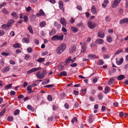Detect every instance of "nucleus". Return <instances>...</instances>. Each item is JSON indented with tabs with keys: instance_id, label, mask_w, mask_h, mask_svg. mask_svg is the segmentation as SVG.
<instances>
[{
	"instance_id": "obj_1",
	"label": "nucleus",
	"mask_w": 128,
	"mask_h": 128,
	"mask_svg": "<svg viewBox=\"0 0 128 128\" xmlns=\"http://www.w3.org/2000/svg\"><path fill=\"white\" fill-rule=\"evenodd\" d=\"M66 45L64 43H62L60 44L57 47L56 52L58 54H61L66 48Z\"/></svg>"
},
{
	"instance_id": "obj_2",
	"label": "nucleus",
	"mask_w": 128,
	"mask_h": 128,
	"mask_svg": "<svg viewBox=\"0 0 128 128\" xmlns=\"http://www.w3.org/2000/svg\"><path fill=\"white\" fill-rule=\"evenodd\" d=\"M46 72L44 71H43L42 73L40 71H38L36 72V75L38 78L42 79L46 76Z\"/></svg>"
},
{
	"instance_id": "obj_3",
	"label": "nucleus",
	"mask_w": 128,
	"mask_h": 128,
	"mask_svg": "<svg viewBox=\"0 0 128 128\" xmlns=\"http://www.w3.org/2000/svg\"><path fill=\"white\" fill-rule=\"evenodd\" d=\"M87 25L88 27L91 29L94 28L96 25L95 23L91 21L88 22Z\"/></svg>"
},
{
	"instance_id": "obj_4",
	"label": "nucleus",
	"mask_w": 128,
	"mask_h": 128,
	"mask_svg": "<svg viewBox=\"0 0 128 128\" xmlns=\"http://www.w3.org/2000/svg\"><path fill=\"white\" fill-rule=\"evenodd\" d=\"M41 68L40 67H39L37 68H34L30 70L27 72L28 74H30L32 72L36 71L38 70H41Z\"/></svg>"
},
{
	"instance_id": "obj_5",
	"label": "nucleus",
	"mask_w": 128,
	"mask_h": 128,
	"mask_svg": "<svg viewBox=\"0 0 128 128\" xmlns=\"http://www.w3.org/2000/svg\"><path fill=\"white\" fill-rule=\"evenodd\" d=\"M63 36H57L55 35L53 36L52 38L51 39L53 40H62L63 39Z\"/></svg>"
},
{
	"instance_id": "obj_6",
	"label": "nucleus",
	"mask_w": 128,
	"mask_h": 128,
	"mask_svg": "<svg viewBox=\"0 0 128 128\" xmlns=\"http://www.w3.org/2000/svg\"><path fill=\"white\" fill-rule=\"evenodd\" d=\"M121 0H116L113 2L112 3V8H116L120 3Z\"/></svg>"
},
{
	"instance_id": "obj_7",
	"label": "nucleus",
	"mask_w": 128,
	"mask_h": 128,
	"mask_svg": "<svg viewBox=\"0 0 128 128\" xmlns=\"http://www.w3.org/2000/svg\"><path fill=\"white\" fill-rule=\"evenodd\" d=\"M91 10L92 13L94 14H96L97 13V11L96 7L94 5L92 6L91 9Z\"/></svg>"
},
{
	"instance_id": "obj_8",
	"label": "nucleus",
	"mask_w": 128,
	"mask_h": 128,
	"mask_svg": "<svg viewBox=\"0 0 128 128\" xmlns=\"http://www.w3.org/2000/svg\"><path fill=\"white\" fill-rule=\"evenodd\" d=\"M124 23L128 24V18H124L120 20V24H122Z\"/></svg>"
},
{
	"instance_id": "obj_9",
	"label": "nucleus",
	"mask_w": 128,
	"mask_h": 128,
	"mask_svg": "<svg viewBox=\"0 0 128 128\" xmlns=\"http://www.w3.org/2000/svg\"><path fill=\"white\" fill-rule=\"evenodd\" d=\"M60 23L65 27L66 26L67 24L65 20V19L64 18H61L60 20Z\"/></svg>"
},
{
	"instance_id": "obj_10",
	"label": "nucleus",
	"mask_w": 128,
	"mask_h": 128,
	"mask_svg": "<svg viewBox=\"0 0 128 128\" xmlns=\"http://www.w3.org/2000/svg\"><path fill=\"white\" fill-rule=\"evenodd\" d=\"M15 22V21L14 20L10 19L8 21L7 24L10 27Z\"/></svg>"
},
{
	"instance_id": "obj_11",
	"label": "nucleus",
	"mask_w": 128,
	"mask_h": 128,
	"mask_svg": "<svg viewBox=\"0 0 128 128\" xmlns=\"http://www.w3.org/2000/svg\"><path fill=\"white\" fill-rule=\"evenodd\" d=\"M10 69V66H6L2 69V72L3 73H4L9 71Z\"/></svg>"
},
{
	"instance_id": "obj_12",
	"label": "nucleus",
	"mask_w": 128,
	"mask_h": 128,
	"mask_svg": "<svg viewBox=\"0 0 128 128\" xmlns=\"http://www.w3.org/2000/svg\"><path fill=\"white\" fill-rule=\"evenodd\" d=\"M2 28L4 29L5 30H7L10 29V27L7 24H3L1 26Z\"/></svg>"
},
{
	"instance_id": "obj_13",
	"label": "nucleus",
	"mask_w": 128,
	"mask_h": 128,
	"mask_svg": "<svg viewBox=\"0 0 128 128\" xmlns=\"http://www.w3.org/2000/svg\"><path fill=\"white\" fill-rule=\"evenodd\" d=\"M58 4L60 9V10H62L63 12H64V9L63 8V4L61 0H60L58 2Z\"/></svg>"
},
{
	"instance_id": "obj_14",
	"label": "nucleus",
	"mask_w": 128,
	"mask_h": 128,
	"mask_svg": "<svg viewBox=\"0 0 128 128\" xmlns=\"http://www.w3.org/2000/svg\"><path fill=\"white\" fill-rule=\"evenodd\" d=\"M39 12L40 13H38L36 14V15L37 16H45V13L42 9H41L40 10Z\"/></svg>"
},
{
	"instance_id": "obj_15",
	"label": "nucleus",
	"mask_w": 128,
	"mask_h": 128,
	"mask_svg": "<svg viewBox=\"0 0 128 128\" xmlns=\"http://www.w3.org/2000/svg\"><path fill=\"white\" fill-rule=\"evenodd\" d=\"M54 27H56L57 29L60 28L61 27V24L59 23L56 21H55L54 22Z\"/></svg>"
},
{
	"instance_id": "obj_16",
	"label": "nucleus",
	"mask_w": 128,
	"mask_h": 128,
	"mask_svg": "<svg viewBox=\"0 0 128 128\" xmlns=\"http://www.w3.org/2000/svg\"><path fill=\"white\" fill-rule=\"evenodd\" d=\"M81 48H82L81 50V52L83 53H84L86 52L87 49V46L85 44L82 45L81 46Z\"/></svg>"
},
{
	"instance_id": "obj_17",
	"label": "nucleus",
	"mask_w": 128,
	"mask_h": 128,
	"mask_svg": "<svg viewBox=\"0 0 128 128\" xmlns=\"http://www.w3.org/2000/svg\"><path fill=\"white\" fill-rule=\"evenodd\" d=\"M104 40L103 39L100 38H98L96 41V44H102L104 42Z\"/></svg>"
},
{
	"instance_id": "obj_18",
	"label": "nucleus",
	"mask_w": 128,
	"mask_h": 128,
	"mask_svg": "<svg viewBox=\"0 0 128 128\" xmlns=\"http://www.w3.org/2000/svg\"><path fill=\"white\" fill-rule=\"evenodd\" d=\"M98 36L101 38H103L104 36V34L102 32H100L98 33Z\"/></svg>"
},
{
	"instance_id": "obj_19",
	"label": "nucleus",
	"mask_w": 128,
	"mask_h": 128,
	"mask_svg": "<svg viewBox=\"0 0 128 128\" xmlns=\"http://www.w3.org/2000/svg\"><path fill=\"white\" fill-rule=\"evenodd\" d=\"M71 29L72 32L74 33L77 32L78 30V28L76 27L72 26L71 27Z\"/></svg>"
},
{
	"instance_id": "obj_20",
	"label": "nucleus",
	"mask_w": 128,
	"mask_h": 128,
	"mask_svg": "<svg viewBox=\"0 0 128 128\" xmlns=\"http://www.w3.org/2000/svg\"><path fill=\"white\" fill-rule=\"evenodd\" d=\"M67 75V73L66 72L64 71L61 72L58 74V76L60 77H61L62 76H66Z\"/></svg>"
},
{
	"instance_id": "obj_21",
	"label": "nucleus",
	"mask_w": 128,
	"mask_h": 128,
	"mask_svg": "<svg viewBox=\"0 0 128 128\" xmlns=\"http://www.w3.org/2000/svg\"><path fill=\"white\" fill-rule=\"evenodd\" d=\"M88 56L89 58L91 59H94L95 58H98L97 56H96L94 54L91 55L89 54Z\"/></svg>"
},
{
	"instance_id": "obj_22",
	"label": "nucleus",
	"mask_w": 128,
	"mask_h": 128,
	"mask_svg": "<svg viewBox=\"0 0 128 128\" xmlns=\"http://www.w3.org/2000/svg\"><path fill=\"white\" fill-rule=\"evenodd\" d=\"M56 33V30L52 28L49 31V35L50 36H52Z\"/></svg>"
},
{
	"instance_id": "obj_23",
	"label": "nucleus",
	"mask_w": 128,
	"mask_h": 128,
	"mask_svg": "<svg viewBox=\"0 0 128 128\" xmlns=\"http://www.w3.org/2000/svg\"><path fill=\"white\" fill-rule=\"evenodd\" d=\"M124 61V59L122 58H121L120 60L119 61H116V63L118 65H120L122 64Z\"/></svg>"
},
{
	"instance_id": "obj_24",
	"label": "nucleus",
	"mask_w": 128,
	"mask_h": 128,
	"mask_svg": "<svg viewBox=\"0 0 128 128\" xmlns=\"http://www.w3.org/2000/svg\"><path fill=\"white\" fill-rule=\"evenodd\" d=\"M71 60H72V57L71 56H70L66 60L64 61V62L65 64H67L70 62Z\"/></svg>"
},
{
	"instance_id": "obj_25",
	"label": "nucleus",
	"mask_w": 128,
	"mask_h": 128,
	"mask_svg": "<svg viewBox=\"0 0 128 128\" xmlns=\"http://www.w3.org/2000/svg\"><path fill=\"white\" fill-rule=\"evenodd\" d=\"M46 22L45 21H42L39 24L40 26L41 27H43L46 25Z\"/></svg>"
},
{
	"instance_id": "obj_26",
	"label": "nucleus",
	"mask_w": 128,
	"mask_h": 128,
	"mask_svg": "<svg viewBox=\"0 0 128 128\" xmlns=\"http://www.w3.org/2000/svg\"><path fill=\"white\" fill-rule=\"evenodd\" d=\"M27 108L28 109L30 110L32 112H34V108L31 105H28Z\"/></svg>"
},
{
	"instance_id": "obj_27",
	"label": "nucleus",
	"mask_w": 128,
	"mask_h": 128,
	"mask_svg": "<svg viewBox=\"0 0 128 128\" xmlns=\"http://www.w3.org/2000/svg\"><path fill=\"white\" fill-rule=\"evenodd\" d=\"M11 15L13 17L16 18H18V16L17 15L16 13L15 12H12L11 14Z\"/></svg>"
},
{
	"instance_id": "obj_28",
	"label": "nucleus",
	"mask_w": 128,
	"mask_h": 128,
	"mask_svg": "<svg viewBox=\"0 0 128 128\" xmlns=\"http://www.w3.org/2000/svg\"><path fill=\"white\" fill-rule=\"evenodd\" d=\"M22 42L24 43H28L29 42V39L28 38H24L22 40Z\"/></svg>"
},
{
	"instance_id": "obj_29",
	"label": "nucleus",
	"mask_w": 128,
	"mask_h": 128,
	"mask_svg": "<svg viewBox=\"0 0 128 128\" xmlns=\"http://www.w3.org/2000/svg\"><path fill=\"white\" fill-rule=\"evenodd\" d=\"M13 46L14 48H20L21 45L20 44L18 43H16L13 44Z\"/></svg>"
},
{
	"instance_id": "obj_30",
	"label": "nucleus",
	"mask_w": 128,
	"mask_h": 128,
	"mask_svg": "<svg viewBox=\"0 0 128 128\" xmlns=\"http://www.w3.org/2000/svg\"><path fill=\"white\" fill-rule=\"evenodd\" d=\"M110 90V88L108 86L105 87L104 89V92L106 94H107L109 92Z\"/></svg>"
},
{
	"instance_id": "obj_31",
	"label": "nucleus",
	"mask_w": 128,
	"mask_h": 128,
	"mask_svg": "<svg viewBox=\"0 0 128 128\" xmlns=\"http://www.w3.org/2000/svg\"><path fill=\"white\" fill-rule=\"evenodd\" d=\"M125 78V76L123 75H121L118 76L117 79L118 80H121Z\"/></svg>"
},
{
	"instance_id": "obj_32",
	"label": "nucleus",
	"mask_w": 128,
	"mask_h": 128,
	"mask_svg": "<svg viewBox=\"0 0 128 128\" xmlns=\"http://www.w3.org/2000/svg\"><path fill=\"white\" fill-rule=\"evenodd\" d=\"M45 61L44 58H39L37 60V61L39 62V63L43 62Z\"/></svg>"
},
{
	"instance_id": "obj_33",
	"label": "nucleus",
	"mask_w": 128,
	"mask_h": 128,
	"mask_svg": "<svg viewBox=\"0 0 128 128\" xmlns=\"http://www.w3.org/2000/svg\"><path fill=\"white\" fill-rule=\"evenodd\" d=\"M97 64L99 65H102L104 64V62L102 60H99L97 62Z\"/></svg>"
},
{
	"instance_id": "obj_34",
	"label": "nucleus",
	"mask_w": 128,
	"mask_h": 128,
	"mask_svg": "<svg viewBox=\"0 0 128 128\" xmlns=\"http://www.w3.org/2000/svg\"><path fill=\"white\" fill-rule=\"evenodd\" d=\"M98 97L100 100H102L103 97L102 94V93H100L98 95Z\"/></svg>"
},
{
	"instance_id": "obj_35",
	"label": "nucleus",
	"mask_w": 128,
	"mask_h": 128,
	"mask_svg": "<svg viewBox=\"0 0 128 128\" xmlns=\"http://www.w3.org/2000/svg\"><path fill=\"white\" fill-rule=\"evenodd\" d=\"M13 117L12 116H10L8 117L7 118L8 121L10 122L12 121L13 120Z\"/></svg>"
},
{
	"instance_id": "obj_36",
	"label": "nucleus",
	"mask_w": 128,
	"mask_h": 128,
	"mask_svg": "<svg viewBox=\"0 0 128 128\" xmlns=\"http://www.w3.org/2000/svg\"><path fill=\"white\" fill-rule=\"evenodd\" d=\"M106 40L107 41L109 42H112V38L111 36H108L106 38Z\"/></svg>"
},
{
	"instance_id": "obj_37",
	"label": "nucleus",
	"mask_w": 128,
	"mask_h": 128,
	"mask_svg": "<svg viewBox=\"0 0 128 128\" xmlns=\"http://www.w3.org/2000/svg\"><path fill=\"white\" fill-rule=\"evenodd\" d=\"M24 21V22H27L28 21V18L27 16L26 15L24 16H23Z\"/></svg>"
},
{
	"instance_id": "obj_38",
	"label": "nucleus",
	"mask_w": 128,
	"mask_h": 128,
	"mask_svg": "<svg viewBox=\"0 0 128 128\" xmlns=\"http://www.w3.org/2000/svg\"><path fill=\"white\" fill-rule=\"evenodd\" d=\"M6 111V108L4 109L0 112V116H2L4 113Z\"/></svg>"
},
{
	"instance_id": "obj_39",
	"label": "nucleus",
	"mask_w": 128,
	"mask_h": 128,
	"mask_svg": "<svg viewBox=\"0 0 128 128\" xmlns=\"http://www.w3.org/2000/svg\"><path fill=\"white\" fill-rule=\"evenodd\" d=\"M20 112V110L18 109L15 110L14 112V115H16L18 114Z\"/></svg>"
},
{
	"instance_id": "obj_40",
	"label": "nucleus",
	"mask_w": 128,
	"mask_h": 128,
	"mask_svg": "<svg viewBox=\"0 0 128 128\" xmlns=\"http://www.w3.org/2000/svg\"><path fill=\"white\" fill-rule=\"evenodd\" d=\"M28 28L30 32L32 34L33 32L31 26L30 25L29 26H28Z\"/></svg>"
},
{
	"instance_id": "obj_41",
	"label": "nucleus",
	"mask_w": 128,
	"mask_h": 128,
	"mask_svg": "<svg viewBox=\"0 0 128 128\" xmlns=\"http://www.w3.org/2000/svg\"><path fill=\"white\" fill-rule=\"evenodd\" d=\"M75 122H77V120L76 117H74L72 120L71 121L72 123L73 124H74V123Z\"/></svg>"
},
{
	"instance_id": "obj_42",
	"label": "nucleus",
	"mask_w": 128,
	"mask_h": 128,
	"mask_svg": "<svg viewBox=\"0 0 128 128\" xmlns=\"http://www.w3.org/2000/svg\"><path fill=\"white\" fill-rule=\"evenodd\" d=\"M32 10V8L30 6H28V7H26V10L27 12H29L30 11Z\"/></svg>"
},
{
	"instance_id": "obj_43",
	"label": "nucleus",
	"mask_w": 128,
	"mask_h": 128,
	"mask_svg": "<svg viewBox=\"0 0 128 128\" xmlns=\"http://www.w3.org/2000/svg\"><path fill=\"white\" fill-rule=\"evenodd\" d=\"M92 116H89L88 120V122L89 123L91 124L92 122Z\"/></svg>"
},
{
	"instance_id": "obj_44",
	"label": "nucleus",
	"mask_w": 128,
	"mask_h": 128,
	"mask_svg": "<svg viewBox=\"0 0 128 128\" xmlns=\"http://www.w3.org/2000/svg\"><path fill=\"white\" fill-rule=\"evenodd\" d=\"M4 62L3 60H0V66H3L4 64Z\"/></svg>"
},
{
	"instance_id": "obj_45",
	"label": "nucleus",
	"mask_w": 128,
	"mask_h": 128,
	"mask_svg": "<svg viewBox=\"0 0 128 128\" xmlns=\"http://www.w3.org/2000/svg\"><path fill=\"white\" fill-rule=\"evenodd\" d=\"M86 89H84V90L82 89L81 90V92L82 94L84 95L86 93Z\"/></svg>"
},
{
	"instance_id": "obj_46",
	"label": "nucleus",
	"mask_w": 128,
	"mask_h": 128,
	"mask_svg": "<svg viewBox=\"0 0 128 128\" xmlns=\"http://www.w3.org/2000/svg\"><path fill=\"white\" fill-rule=\"evenodd\" d=\"M48 100L49 101H51L52 100V98L50 95H48L47 97Z\"/></svg>"
},
{
	"instance_id": "obj_47",
	"label": "nucleus",
	"mask_w": 128,
	"mask_h": 128,
	"mask_svg": "<svg viewBox=\"0 0 128 128\" xmlns=\"http://www.w3.org/2000/svg\"><path fill=\"white\" fill-rule=\"evenodd\" d=\"M12 84H8V85L6 86L5 87L6 89H8L12 87Z\"/></svg>"
},
{
	"instance_id": "obj_48",
	"label": "nucleus",
	"mask_w": 128,
	"mask_h": 128,
	"mask_svg": "<svg viewBox=\"0 0 128 128\" xmlns=\"http://www.w3.org/2000/svg\"><path fill=\"white\" fill-rule=\"evenodd\" d=\"M27 89L28 91L32 90V86L30 85H28L27 87Z\"/></svg>"
},
{
	"instance_id": "obj_49",
	"label": "nucleus",
	"mask_w": 128,
	"mask_h": 128,
	"mask_svg": "<svg viewBox=\"0 0 128 128\" xmlns=\"http://www.w3.org/2000/svg\"><path fill=\"white\" fill-rule=\"evenodd\" d=\"M103 57L104 59H107L110 58V56L106 54H104L103 55Z\"/></svg>"
},
{
	"instance_id": "obj_50",
	"label": "nucleus",
	"mask_w": 128,
	"mask_h": 128,
	"mask_svg": "<svg viewBox=\"0 0 128 128\" xmlns=\"http://www.w3.org/2000/svg\"><path fill=\"white\" fill-rule=\"evenodd\" d=\"M27 51L29 53H31L32 51V49L31 47H29L28 48Z\"/></svg>"
},
{
	"instance_id": "obj_51",
	"label": "nucleus",
	"mask_w": 128,
	"mask_h": 128,
	"mask_svg": "<svg viewBox=\"0 0 128 128\" xmlns=\"http://www.w3.org/2000/svg\"><path fill=\"white\" fill-rule=\"evenodd\" d=\"M2 12L4 14H7L8 13V12L5 8H3L2 9Z\"/></svg>"
},
{
	"instance_id": "obj_52",
	"label": "nucleus",
	"mask_w": 128,
	"mask_h": 128,
	"mask_svg": "<svg viewBox=\"0 0 128 128\" xmlns=\"http://www.w3.org/2000/svg\"><path fill=\"white\" fill-rule=\"evenodd\" d=\"M122 52V49H120L118 50L115 54V55L118 54Z\"/></svg>"
},
{
	"instance_id": "obj_53",
	"label": "nucleus",
	"mask_w": 128,
	"mask_h": 128,
	"mask_svg": "<svg viewBox=\"0 0 128 128\" xmlns=\"http://www.w3.org/2000/svg\"><path fill=\"white\" fill-rule=\"evenodd\" d=\"M54 86L53 84H48L45 86V87L47 88H50Z\"/></svg>"
},
{
	"instance_id": "obj_54",
	"label": "nucleus",
	"mask_w": 128,
	"mask_h": 128,
	"mask_svg": "<svg viewBox=\"0 0 128 128\" xmlns=\"http://www.w3.org/2000/svg\"><path fill=\"white\" fill-rule=\"evenodd\" d=\"M10 64L12 65H14L16 64L15 62L12 60H10Z\"/></svg>"
},
{
	"instance_id": "obj_55",
	"label": "nucleus",
	"mask_w": 128,
	"mask_h": 128,
	"mask_svg": "<svg viewBox=\"0 0 128 128\" xmlns=\"http://www.w3.org/2000/svg\"><path fill=\"white\" fill-rule=\"evenodd\" d=\"M102 112H104L106 110V106H102Z\"/></svg>"
},
{
	"instance_id": "obj_56",
	"label": "nucleus",
	"mask_w": 128,
	"mask_h": 128,
	"mask_svg": "<svg viewBox=\"0 0 128 128\" xmlns=\"http://www.w3.org/2000/svg\"><path fill=\"white\" fill-rule=\"evenodd\" d=\"M76 49V47L75 46H74L71 49V50H70V52H73Z\"/></svg>"
},
{
	"instance_id": "obj_57",
	"label": "nucleus",
	"mask_w": 128,
	"mask_h": 128,
	"mask_svg": "<svg viewBox=\"0 0 128 128\" xmlns=\"http://www.w3.org/2000/svg\"><path fill=\"white\" fill-rule=\"evenodd\" d=\"M28 83L26 81H25L24 82L23 84V87L24 88L26 87L28 85Z\"/></svg>"
},
{
	"instance_id": "obj_58",
	"label": "nucleus",
	"mask_w": 128,
	"mask_h": 128,
	"mask_svg": "<svg viewBox=\"0 0 128 128\" xmlns=\"http://www.w3.org/2000/svg\"><path fill=\"white\" fill-rule=\"evenodd\" d=\"M77 64L76 63H74L70 65V66L72 67H75L77 66Z\"/></svg>"
},
{
	"instance_id": "obj_59",
	"label": "nucleus",
	"mask_w": 128,
	"mask_h": 128,
	"mask_svg": "<svg viewBox=\"0 0 128 128\" xmlns=\"http://www.w3.org/2000/svg\"><path fill=\"white\" fill-rule=\"evenodd\" d=\"M1 54L3 56H8L9 55V54L8 53H5L4 52H2Z\"/></svg>"
},
{
	"instance_id": "obj_60",
	"label": "nucleus",
	"mask_w": 128,
	"mask_h": 128,
	"mask_svg": "<svg viewBox=\"0 0 128 128\" xmlns=\"http://www.w3.org/2000/svg\"><path fill=\"white\" fill-rule=\"evenodd\" d=\"M77 8L79 10H82V8L81 6L80 5H77Z\"/></svg>"
},
{
	"instance_id": "obj_61",
	"label": "nucleus",
	"mask_w": 128,
	"mask_h": 128,
	"mask_svg": "<svg viewBox=\"0 0 128 128\" xmlns=\"http://www.w3.org/2000/svg\"><path fill=\"white\" fill-rule=\"evenodd\" d=\"M4 31L2 30H0V36L4 35Z\"/></svg>"
},
{
	"instance_id": "obj_62",
	"label": "nucleus",
	"mask_w": 128,
	"mask_h": 128,
	"mask_svg": "<svg viewBox=\"0 0 128 128\" xmlns=\"http://www.w3.org/2000/svg\"><path fill=\"white\" fill-rule=\"evenodd\" d=\"M16 94V92L14 91L11 90L10 92L11 96H13L15 94Z\"/></svg>"
},
{
	"instance_id": "obj_63",
	"label": "nucleus",
	"mask_w": 128,
	"mask_h": 128,
	"mask_svg": "<svg viewBox=\"0 0 128 128\" xmlns=\"http://www.w3.org/2000/svg\"><path fill=\"white\" fill-rule=\"evenodd\" d=\"M36 18V16L35 15L33 14L32 15V16L31 17L30 19L31 20H33Z\"/></svg>"
},
{
	"instance_id": "obj_64",
	"label": "nucleus",
	"mask_w": 128,
	"mask_h": 128,
	"mask_svg": "<svg viewBox=\"0 0 128 128\" xmlns=\"http://www.w3.org/2000/svg\"><path fill=\"white\" fill-rule=\"evenodd\" d=\"M98 80V78L96 77L94 78L93 79V82L94 83H96Z\"/></svg>"
}]
</instances>
